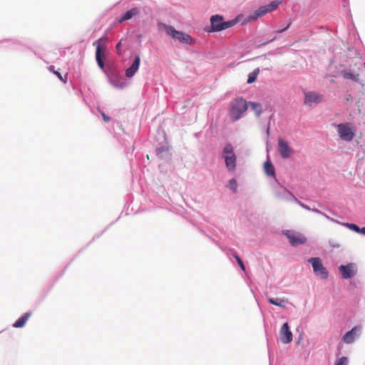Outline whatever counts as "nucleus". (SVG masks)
<instances>
[{"label":"nucleus","instance_id":"6ab92c4d","mask_svg":"<svg viewBox=\"0 0 365 365\" xmlns=\"http://www.w3.org/2000/svg\"><path fill=\"white\" fill-rule=\"evenodd\" d=\"M138 13V10L136 8L132 9L126 11L121 19L119 20L120 22L130 19L133 16H135Z\"/></svg>","mask_w":365,"mask_h":365},{"label":"nucleus","instance_id":"9b49d317","mask_svg":"<svg viewBox=\"0 0 365 365\" xmlns=\"http://www.w3.org/2000/svg\"><path fill=\"white\" fill-rule=\"evenodd\" d=\"M280 338L284 344H289L292 341V333L289 329L288 323H284L281 327Z\"/></svg>","mask_w":365,"mask_h":365},{"label":"nucleus","instance_id":"b1692460","mask_svg":"<svg viewBox=\"0 0 365 365\" xmlns=\"http://www.w3.org/2000/svg\"><path fill=\"white\" fill-rule=\"evenodd\" d=\"M346 227L351 229V230L359 233L361 228L359 227L356 225L352 224V223H348L346 224Z\"/></svg>","mask_w":365,"mask_h":365},{"label":"nucleus","instance_id":"a878e982","mask_svg":"<svg viewBox=\"0 0 365 365\" xmlns=\"http://www.w3.org/2000/svg\"><path fill=\"white\" fill-rule=\"evenodd\" d=\"M229 185L230 189H232L234 192H236L237 190V182L235 179H232L229 181Z\"/></svg>","mask_w":365,"mask_h":365},{"label":"nucleus","instance_id":"c756f323","mask_svg":"<svg viewBox=\"0 0 365 365\" xmlns=\"http://www.w3.org/2000/svg\"><path fill=\"white\" fill-rule=\"evenodd\" d=\"M120 45H121V42L120 41L117 46H116V49L118 50V51L119 52L120 51Z\"/></svg>","mask_w":365,"mask_h":365},{"label":"nucleus","instance_id":"cd10ccee","mask_svg":"<svg viewBox=\"0 0 365 365\" xmlns=\"http://www.w3.org/2000/svg\"><path fill=\"white\" fill-rule=\"evenodd\" d=\"M101 114L106 122H108L110 120V118L107 116L103 112H101Z\"/></svg>","mask_w":365,"mask_h":365},{"label":"nucleus","instance_id":"7ed1b4c3","mask_svg":"<svg viewBox=\"0 0 365 365\" xmlns=\"http://www.w3.org/2000/svg\"><path fill=\"white\" fill-rule=\"evenodd\" d=\"M222 157L228 170L234 171L236 168L237 156L231 144H227L222 150Z\"/></svg>","mask_w":365,"mask_h":365},{"label":"nucleus","instance_id":"0eeeda50","mask_svg":"<svg viewBox=\"0 0 365 365\" xmlns=\"http://www.w3.org/2000/svg\"><path fill=\"white\" fill-rule=\"evenodd\" d=\"M340 138L344 141H351L354 137V133L349 123H340L336 125Z\"/></svg>","mask_w":365,"mask_h":365},{"label":"nucleus","instance_id":"f03ea898","mask_svg":"<svg viewBox=\"0 0 365 365\" xmlns=\"http://www.w3.org/2000/svg\"><path fill=\"white\" fill-rule=\"evenodd\" d=\"M163 27L168 35L172 36L175 39L178 40L180 42L182 43L192 45L195 42L189 34L182 31H177L172 26L163 24Z\"/></svg>","mask_w":365,"mask_h":365},{"label":"nucleus","instance_id":"a211bd4d","mask_svg":"<svg viewBox=\"0 0 365 365\" xmlns=\"http://www.w3.org/2000/svg\"><path fill=\"white\" fill-rule=\"evenodd\" d=\"M31 313L29 312L24 314L22 317L16 321V322L14 324V327L16 328L23 327L29 319Z\"/></svg>","mask_w":365,"mask_h":365},{"label":"nucleus","instance_id":"393cba45","mask_svg":"<svg viewBox=\"0 0 365 365\" xmlns=\"http://www.w3.org/2000/svg\"><path fill=\"white\" fill-rule=\"evenodd\" d=\"M348 359L346 356L341 357L335 363V365H347Z\"/></svg>","mask_w":365,"mask_h":365},{"label":"nucleus","instance_id":"f8f14e48","mask_svg":"<svg viewBox=\"0 0 365 365\" xmlns=\"http://www.w3.org/2000/svg\"><path fill=\"white\" fill-rule=\"evenodd\" d=\"M322 101V96L314 92H304V103L308 106L317 104Z\"/></svg>","mask_w":365,"mask_h":365},{"label":"nucleus","instance_id":"39448f33","mask_svg":"<svg viewBox=\"0 0 365 365\" xmlns=\"http://www.w3.org/2000/svg\"><path fill=\"white\" fill-rule=\"evenodd\" d=\"M279 4V1H274L267 6L259 7L252 14L248 16V21H255L258 18L262 16L263 15L266 14L267 13L274 11L275 9H277Z\"/></svg>","mask_w":365,"mask_h":365},{"label":"nucleus","instance_id":"423d86ee","mask_svg":"<svg viewBox=\"0 0 365 365\" xmlns=\"http://www.w3.org/2000/svg\"><path fill=\"white\" fill-rule=\"evenodd\" d=\"M108 41V38L106 36H103L96 41L93 43V45L96 47V61L98 63V66L101 68H104V63L103 61V51L106 48V43Z\"/></svg>","mask_w":365,"mask_h":365},{"label":"nucleus","instance_id":"c85d7f7f","mask_svg":"<svg viewBox=\"0 0 365 365\" xmlns=\"http://www.w3.org/2000/svg\"><path fill=\"white\" fill-rule=\"evenodd\" d=\"M290 25L291 22H289L284 29L277 31V33H282L283 31H286L290 26Z\"/></svg>","mask_w":365,"mask_h":365},{"label":"nucleus","instance_id":"20e7f679","mask_svg":"<svg viewBox=\"0 0 365 365\" xmlns=\"http://www.w3.org/2000/svg\"><path fill=\"white\" fill-rule=\"evenodd\" d=\"M210 23L212 31H220L233 26L237 23V21L235 20L224 21L223 17L222 16L215 15L211 17Z\"/></svg>","mask_w":365,"mask_h":365},{"label":"nucleus","instance_id":"1a4fd4ad","mask_svg":"<svg viewBox=\"0 0 365 365\" xmlns=\"http://www.w3.org/2000/svg\"><path fill=\"white\" fill-rule=\"evenodd\" d=\"M284 234L289 239V243L294 247L304 245L307 242V238L300 232L287 230Z\"/></svg>","mask_w":365,"mask_h":365},{"label":"nucleus","instance_id":"5701e85b","mask_svg":"<svg viewBox=\"0 0 365 365\" xmlns=\"http://www.w3.org/2000/svg\"><path fill=\"white\" fill-rule=\"evenodd\" d=\"M233 256H234V257L236 259V260H237V262L238 264L240 265V267H241V269H242L243 271H245V265H244V264H243L242 260V259H241V258L239 257V255H238L237 254L235 253V254L233 255Z\"/></svg>","mask_w":365,"mask_h":365},{"label":"nucleus","instance_id":"f257e3e1","mask_svg":"<svg viewBox=\"0 0 365 365\" xmlns=\"http://www.w3.org/2000/svg\"><path fill=\"white\" fill-rule=\"evenodd\" d=\"M248 103L242 97L232 100L230 103L229 115L232 121L240 120L247 111Z\"/></svg>","mask_w":365,"mask_h":365},{"label":"nucleus","instance_id":"f3484780","mask_svg":"<svg viewBox=\"0 0 365 365\" xmlns=\"http://www.w3.org/2000/svg\"><path fill=\"white\" fill-rule=\"evenodd\" d=\"M264 170L268 176L275 175V169L270 160H267L264 164Z\"/></svg>","mask_w":365,"mask_h":365},{"label":"nucleus","instance_id":"6e6552de","mask_svg":"<svg viewBox=\"0 0 365 365\" xmlns=\"http://www.w3.org/2000/svg\"><path fill=\"white\" fill-rule=\"evenodd\" d=\"M309 262L312 264L314 273L322 279H327L329 273L318 257L310 258Z\"/></svg>","mask_w":365,"mask_h":365},{"label":"nucleus","instance_id":"dca6fc26","mask_svg":"<svg viewBox=\"0 0 365 365\" xmlns=\"http://www.w3.org/2000/svg\"><path fill=\"white\" fill-rule=\"evenodd\" d=\"M340 74L345 79H351L355 82L359 81V73L350 68L341 71Z\"/></svg>","mask_w":365,"mask_h":365},{"label":"nucleus","instance_id":"2eb2a0df","mask_svg":"<svg viewBox=\"0 0 365 365\" xmlns=\"http://www.w3.org/2000/svg\"><path fill=\"white\" fill-rule=\"evenodd\" d=\"M140 63V58L139 56H136L135 57V60L133 62L132 65L128 68H127L125 71V76L128 78H131L135 75V73L137 72V71L139 68Z\"/></svg>","mask_w":365,"mask_h":365},{"label":"nucleus","instance_id":"ddd939ff","mask_svg":"<svg viewBox=\"0 0 365 365\" xmlns=\"http://www.w3.org/2000/svg\"><path fill=\"white\" fill-rule=\"evenodd\" d=\"M354 265L352 263H349L347 265H341L339 269L344 279L351 278L355 275Z\"/></svg>","mask_w":365,"mask_h":365},{"label":"nucleus","instance_id":"bb28decb","mask_svg":"<svg viewBox=\"0 0 365 365\" xmlns=\"http://www.w3.org/2000/svg\"><path fill=\"white\" fill-rule=\"evenodd\" d=\"M53 73H54L55 75H56V76H57V77H58V78L61 81H63V83H66V81H67V74H66V75H65V76H64V77H63V76H61V74L59 72H58V71H53Z\"/></svg>","mask_w":365,"mask_h":365},{"label":"nucleus","instance_id":"9d476101","mask_svg":"<svg viewBox=\"0 0 365 365\" xmlns=\"http://www.w3.org/2000/svg\"><path fill=\"white\" fill-rule=\"evenodd\" d=\"M278 151L282 158H289L293 153L288 143L282 138H278Z\"/></svg>","mask_w":365,"mask_h":365},{"label":"nucleus","instance_id":"aec40b11","mask_svg":"<svg viewBox=\"0 0 365 365\" xmlns=\"http://www.w3.org/2000/svg\"><path fill=\"white\" fill-rule=\"evenodd\" d=\"M248 105L250 106L252 110L255 112L256 116L259 117L262 111V106L259 103L255 102H250Z\"/></svg>","mask_w":365,"mask_h":365},{"label":"nucleus","instance_id":"412c9836","mask_svg":"<svg viewBox=\"0 0 365 365\" xmlns=\"http://www.w3.org/2000/svg\"><path fill=\"white\" fill-rule=\"evenodd\" d=\"M259 73V68H256L253 72L250 73L248 76L247 83L250 84L256 81L257 76Z\"/></svg>","mask_w":365,"mask_h":365},{"label":"nucleus","instance_id":"4468645a","mask_svg":"<svg viewBox=\"0 0 365 365\" xmlns=\"http://www.w3.org/2000/svg\"><path fill=\"white\" fill-rule=\"evenodd\" d=\"M361 331V327L356 326L351 329L349 331L346 332L342 337V341L345 344L352 343L356 338L357 334Z\"/></svg>","mask_w":365,"mask_h":365},{"label":"nucleus","instance_id":"4be33fe9","mask_svg":"<svg viewBox=\"0 0 365 365\" xmlns=\"http://www.w3.org/2000/svg\"><path fill=\"white\" fill-rule=\"evenodd\" d=\"M269 302L272 304H274V305H276V306H278L280 307H285L284 300H283V299L278 300V299H274L273 298H269Z\"/></svg>","mask_w":365,"mask_h":365},{"label":"nucleus","instance_id":"2f4dec72","mask_svg":"<svg viewBox=\"0 0 365 365\" xmlns=\"http://www.w3.org/2000/svg\"><path fill=\"white\" fill-rule=\"evenodd\" d=\"M48 70H49L50 71L53 72V71H56L54 70V68H53V66H52L48 67Z\"/></svg>","mask_w":365,"mask_h":365},{"label":"nucleus","instance_id":"7c9ffc66","mask_svg":"<svg viewBox=\"0 0 365 365\" xmlns=\"http://www.w3.org/2000/svg\"><path fill=\"white\" fill-rule=\"evenodd\" d=\"M359 233L365 235V227L361 228Z\"/></svg>","mask_w":365,"mask_h":365}]
</instances>
